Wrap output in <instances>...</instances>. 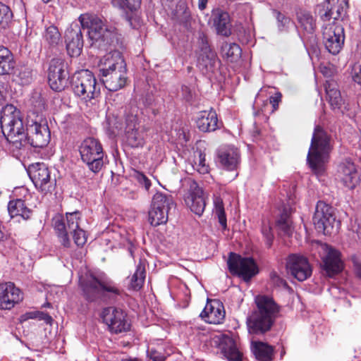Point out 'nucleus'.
<instances>
[{
    "mask_svg": "<svg viewBox=\"0 0 361 361\" xmlns=\"http://www.w3.org/2000/svg\"><path fill=\"white\" fill-rule=\"evenodd\" d=\"M208 0H199L198 1V8L200 10L202 11L206 8Z\"/></svg>",
    "mask_w": 361,
    "mask_h": 361,
    "instance_id": "052dcab7",
    "label": "nucleus"
},
{
    "mask_svg": "<svg viewBox=\"0 0 361 361\" xmlns=\"http://www.w3.org/2000/svg\"><path fill=\"white\" fill-rule=\"evenodd\" d=\"M326 99L334 111L343 113L346 109L345 102L341 97L337 83L334 80H327L324 85Z\"/></svg>",
    "mask_w": 361,
    "mask_h": 361,
    "instance_id": "c85d7f7f",
    "label": "nucleus"
},
{
    "mask_svg": "<svg viewBox=\"0 0 361 361\" xmlns=\"http://www.w3.org/2000/svg\"><path fill=\"white\" fill-rule=\"evenodd\" d=\"M214 24L218 34L224 36L231 35L230 16L227 12L218 11L214 19Z\"/></svg>",
    "mask_w": 361,
    "mask_h": 361,
    "instance_id": "c9c22d12",
    "label": "nucleus"
},
{
    "mask_svg": "<svg viewBox=\"0 0 361 361\" xmlns=\"http://www.w3.org/2000/svg\"><path fill=\"white\" fill-rule=\"evenodd\" d=\"M78 20L82 28L87 30V36L91 47L107 51L117 40L116 28L108 25L99 17L90 13H84L80 16Z\"/></svg>",
    "mask_w": 361,
    "mask_h": 361,
    "instance_id": "f03ea898",
    "label": "nucleus"
},
{
    "mask_svg": "<svg viewBox=\"0 0 361 361\" xmlns=\"http://www.w3.org/2000/svg\"><path fill=\"white\" fill-rule=\"evenodd\" d=\"M331 150L330 138L319 126L314 128L307 160L314 173L319 175L324 171Z\"/></svg>",
    "mask_w": 361,
    "mask_h": 361,
    "instance_id": "39448f33",
    "label": "nucleus"
},
{
    "mask_svg": "<svg viewBox=\"0 0 361 361\" xmlns=\"http://www.w3.org/2000/svg\"><path fill=\"white\" fill-rule=\"evenodd\" d=\"M66 221L61 214L55 215L52 219V225L60 240L61 243L66 247L71 246L68 235H73L75 245L82 246L87 242L85 231L80 228L81 214L78 212L66 213Z\"/></svg>",
    "mask_w": 361,
    "mask_h": 361,
    "instance_id": "20e7f679",
    "label": "nucleus"
},
{
    "mask_svg": "<svg viewBox=\"0 0 361 361\" xmlns=\"http://www.w3.org/2000/svg\"><path fill=\"white\" fill-rule=\"evenodd\" d=\"M101 80L106 89L109 91H117L123 88L127 80L126 67L111 71L101 76Z\"/></svg>",
    "mask_w": 361,
    "mask_h": 361,
    "instance_id": "bb28decb",
    "label": "nucleus"
},
{
    "mask_svg": "<svg viewBox=\"0 0 361 361\" xmlns=\"http://www.w3.org/2000/svg\"><path fill=\"white\" fill-rule=\"evenodd\" d=\"M65 41L68 54L78 56L80 54L83 47V38L81 29L78 24H72L65 33Z\"/></svg>",
    "mask_w": 361,
    "mask_h": 361,
    "instance_id": "b1692460",
    "label": "nucleus"
},
{
    "mask_svg": "<svg viewBox=\"0 0 361 361\" xmlns=\"http://www.w3.org/2000/svg\"><path fill=\"white\" fill-rule=\"evenodd\" d=\"M179 8V10L176 11L174 14L175 18L180 23H187L190 16V11H188L187 6L185 4L181 3L177 6V8Z\"/></svg>",
    "mask_w": 361,
    "mask_h": 361,
    "instance_id": "49530a36",
    "label": "nucleus"
},
{
    "mask_svg": "<svg viewBox=\"0 0 361 361\" xmlns=\"http://www.w3.org/2000/svg\"><path fill=\"white\" fill-rule=\"evenodd\" d=\"M55 0H42V1L45 4H48L51 1H54Z\"/></svg>",
    "mask_w": 361,
    "mask_h": 361,
    "instance_id": "69168bd1",
    "label": "nucleus"
},
{
    "mask_svg": "<svg viewBox=\"0 0 361 361\" xmlns=\"http://www.w3.org/2000/svg\"><path fill=\"white\" fill-rule=\"evenodd\" d=\"M197 128L202 132H212L219 128L217 114L215 111H200L195 119Z\"/></svg>",
    "mask_w": 361,
    "mask_h": 361,
    "instance_id": "cd10ccee",
    "label": "nucleus"
},
{
    "mask_svg": "<svg viewBox=\"0 0 361 361\" xmlns=\"http://www.w3.org/2000/svg\"><path fill=\"white\" fill-rule=\"evenodd\" d=\"M276 227L279 234L290 237L293 234L292 220L289 212L284 210L276 221Z\"/></svg>",
    "mask_w": 361,
    "mask_h": 361,
    "instance_id": "e433bc0d",
    "label": "nucleus"
},
{
    "mask_svg": "<svg viewBox=\"0 0 361 361\" xmlns=\"http://www.w3.org/2000/svg\"><path fill=\"white\" fill-rule=\"evenodd\" d=\"M298 20L300 25L307 32H312L315 29V20L310 12L300 11L297 13Z\"/></svg>",
    "mask_w": 361,
    "mask_h": 361,
    "instance_id": "58836bf2",
    "label": "nucleus"
},
{
    "mask_svg": "<svg viewBox=\"0 0 361 361\" xmlns=\"http://www.w3.org/2000/svg\"><path fill=\"white\" fill-rule=\"evenodd\" d=\"M276 19L279 23V28L281 30L287 27L288 25L290 23V18L285 16L280 12H277Z\"/></svg>",
    "mask_w": 361,
    "mask_h": 361,
    "instance_id": "3c124183",
    "label": "nucleus"
},
{
    "mask_svg": "<svg viewBox=\"0 0 361 361\" xmlns=\"http://www.w3.org/2000/svg\"><path fill=\"white\" fill-rule=\"evenodd\" d=\"M222 354L229 361H242V354L234 340L229 336H224L219 345Z\"/></svg>",
    "mask_w": 361,
    "mask_h": 361,
    "instance_id": "c756f323",
    "label": "nucleus"
},
{
    "mask_svg": "<svg viewBox=\"0 0 361 361\" xmlns=\"http://www.w3.org/2000/svg\"><path fill=\"white\" fill-rule=\"evenodd\" d=\"M84 296L89 301H94L100 296L114 298L121 294L116 283L107 278L97 279L92 275L80 279Z\"/></svg>",
    "mask_w": 361,
    "mask_h": 361,
    "instance_id": "423d86ee",
    "label": "nucleus"
},
{
    "mask_svg": "<svg viewBox=\"0 0 361 361\" xmlns=\"http://www.w3.org/2000/svg\"><path fill=\"white\" fill-rule=\"evenodd\" d=\"M28 175L35 187L42 193H47L53 188L50 171L44 163L31 164L27 169Z\"/></svg>",
    "mask_w": 361,
    "mask_h": 361,
    "instance_id": "f3484780",
    "label": "nucleus"
},
{
    "mask_svg": "<svg viewBox=\"0 0 361 361\" xmlns=\"http://www.w3.org/2000/svg\"><path fill=\"white\" fill-rule=\"evenodd\" d=\"M126 20L128 21L130 25L134 29H138L142 25V19L138 14L137 10L133 11H126Z\"/></svg>",
    "mask_w": 361,
    "mask_h": 361,
    "instance_id": "a18cd8bd",
    "label": "nucleus"
},
{
    "mask_svg": "<svg viewBox=\"0 0 361 361\" xmlns=\"http://www.w3.org/2000/svg\"><path fill=\"white\" fill-rule=\"evenodd\" d=\"M100 75L110 73L111 71L126 67L125 61L119 51H114L101 58L98 63Z\"/></svg>",
    "mask_w": 361,
    "mask_h": 361,
    "instance_id": "a878e982",
    "label": "nucleus"
},
{
    "mask_svg": "<svg viewBox=\"0 0 361 361\" xmlns=\"http://www.w3.org/2000/svg\"><path fill=\"white\" fill-rule=\"evenodd\" d=\"M61 42V35L56 26L45 27L42 33V43L48 48H56Z\"/></svg>",
    "mask_w": 361,
    "mask_h": 361,
    "instance_id": "72a5a7b5",
    "label": "nucleus"
},
{
    "mask_svg": "<svg viewBox=\"0 0 361 361\" xmlns=\"http://www.w3.org/2000/svg\"><path fill=\"white\" fill-rule=\"evenodd\" d=\"M16 4L23 12L25 7L23 0H16Z\"/></svg>",
    "mask_w": 361,
    "mask_h": 361,
    "instance_id": "e2e57ef3",
    "label": "nucleus"
},
{
    "mask_svg": "<svg viewBox=\"0 0 361 361\" xmlns=\"http://www.w3.org/2000/svg\"><path fill=\"white\" fill-rule=\"evenodd\" d=\"M37 319L39 320H43L47 324H51L53 319L52 317L48 314L47 313L43 312H39V314H37Z\"/></svg>",
    "mask_w": 361,
    "mask_h": 361,
    "instance_id": "4d7b16f0",
    "label": "nucleus"
},
{
    "mask_svg": "<svg viewBox=\"0 0 361 361\" xmlns=\"http://www.w3.org/2000/svg\"><path fill=\"white\" fill-rule=\"evenodd\" d=\"M8 85L4 80L0 79V104L5 101Z\"/></svg>",
    "mask_w": 361,
    "mask_h": 361,
    "instance_id": "864d4df0",
    "label": "nucleus"
},
{
    "mask_svg": "<svg viewBox=\"0 0 361 361\" xmlns=\"http://www.w3.org/2000/svg\"><path fill=\"white\" fill-rule=\"evenodd\" d=\"M196 170L202 174L209 172V166L205 164V155L202 153L199 154L198 162H195Z\"/></svg>",
    "mask_w": 361,
    "mask_h": 361,
    "instance_id": "8fccbe9b",
    "label": "nucleus"
},
{
    "mask_svg": "<svg viewBox=\"0 0 361 361\" xmlns=\"http://www.w3.org/2000/svg\"><path fill=\"white\" fill-rule=\"evenodd\" d=\"M270 276H271V278L274 281L279 279V277L276 272H271Z\"/></svg>",
    "mask_w": 361,
    "mask_h": 361,
    "instance_id": "0e129e2a",
    "label": "nucleus"
},
{
    "mask_svg": "<svg viewBox=\"0 0 361 361\" xmlns=\"http://www.w3.org/2000/svg\"><path fill=\"white\" fill-rule=\"evenodd\" d=\"M202 319L209 324H219L225 318V310L223 304L218 300H208L200 314Z\"/></svg>",
    "mask_w": 361,
    "mask_h": 361,
    "instance_id": "393cba45",
    "label": "nucleus"
},
{
    "mask_svg": "<svg viewBox=\"0 0 361 361\" xmlns=\"http://www.w3.org/2000/svg\"><path fill=\"white\" fill-rule=\"evenodd\" d=\"M23 299V292L13 283H0V309L11 310Z\"/></svg>",
    "mask_w": 361,
    "mask_h": 361,
    "instance_id": "6ab92c4d",
    "label": "nucleus"
},
{
    "mask_svg": "<svg viewBox=\"0 0 361 361\" xmlns=\"http://www.w3.org/2000/svg\"><path fill=\"white\" fill-rule=\"evenodd\" d=\"M228 266L232 274L246 281L258 273V267L252 257H243L233 252L229 255Z\"/></svg>",
    "mask_w": 361,
    "mask_h": 361,
    "instance_id": "f8f14e48",
    "label": "nucleus"
},
{
    "mask_svg": "<svg viewBox=\"0 0 361 361\" xmlns=\"http://www.w3.org/2000/svg\"><path fill=\"white\" fill-rule=\"evenodd\" d=\"M184 200L186 205L193 213L198 216L202 214L206 206L205 197L202 189L196 182L190 183Z\"/></svg>",
    "mask_w": 361,
    "mask_h": 361,
    "instance_id": "412c9836",
    "label": "nucleus"
},
{
    "mask_svg": "<svg viewBox=\"0 0 361 361\" xmlns=\"http://www.w3.org/2000/svg\"><path fill=\"white\" fill-rule=\"evenodd\" d=\"M353 80L355 82L361 85V66H360L357 71H355Z\"/></svg>",
    "mask_w": 361,
    "mask_h": 361,
    "instance_id": "bf43d9fd",
    "label": "nucleus"
},
{
    "mask_svg": "<svg viewBox=\"0 0 361 361\" xmlns=\"http://www.w3.org/2000/svg\"><path fill=\"white\" fill-rule=\"evenodd\" d=\"M255 302L257 309L247 318L248 332L252 334H264L269 331L279 312V307L272 298L257 295Z\"/></svg>",
    "mask_w": 361,
    "mask_h": 361,
    "instance_id": "7ed1b4c3",
    "label": "nucleus"
},
{
    "mask_svg": "<svg viewBox=\"0 0 361 361\" xmlns=\"http://www.w3.org/2000/svg\"><path fill=\"white\" fill-rule=\"evenodd\" d=\"M354 270L356 275L361 279V261L357 257H352Z\"/></svg>",
    "mask_w": 361,
    "mask_h": 361,
    "instance_id": "6e6d98bb",
    "label": "nucleus"
},
{
    "mask_svg": "<svg viewBox=\"0 0 361 361\" xmlns=\"http://www.w3.org/2000/svg\"><path fill=\"white\" fill-rule=\"evenodd\" d=\"M71 87L75 95L85 103L96 99L100 95V86L89 70L76 73L73 77Z\"/></svg>",
    "mask_w": 361,
    "mask_h": 361,
    "instance_id": "0eeeda50",
    "label": "nucleus"
},
{
    "mask_svg": "<svg viewBox=\"0 0 361 361\" xmlns=\"http://www.w3.org/2000/svg\"><path fill=\"white\" fill-rule=\"evenodd\" d=\"M0 123L4 135L14 149H21L28 144L33 147L42 148L50 141V131L47 122L38 116L33 119L28 116L25 134L20 111L12 104H7L3 108Z\"/></svg>",
    "mask_w": 361,
    "mask_h": 361,
    "instance_id": "f257e3e1",
    "label": "nucleus"
},
{
    "mask_svg": "<svg viewBox=\"0 0 361 361\" xmlns=\"http://www.w3.org/2000/svg\"><path fill=\"white\" fill-rule=\"evenodd\" d=\"M126 139L131 147H142L145 144L144 129L137 127L136 115H128L126 118Z\"/></svg>",
    "mask_w": 361,
    "mask_h": 361,
    "instance_id": "4be33fe9",
    "label": "nucleus"
},
{
    "mask_svg": "<svg viewBox=\"0 0 361 361\" xmlns=\"http://www.w3.org/2000/svg\"><path fill=\"white\" fill-rule=\"evenodd\" d=\"M173 205L171 196L161 192H157L152 199L151 209L149 212V221L153 226L166 224L168 221V213Z\"/></svg>",
    "mask_w": 361,
    "mask_h": 361,
    "instance_id": "1a4fd4ad",
    "label": "nucleus"
},
{
    "mask_svg": "<svg viewBox=\"0 0 361 361\" xmlns=\"http://www.w3.org/2000/svg\"><path fill=\"white\" fill-rule=\"evenodd\" d=\"M6 239V235L2 229L1 223L0 222V242H2Z\"/></svg>",
    "mask_w": 361,
    "mask_h": 361,
    "instance_id": "680f3d73",
    "label": "nucleus"
},
{
    "mask_svg": "<svg viewBox=\"0 0 361 361\" xmlns=\"http://www.w3.org/2000/svg\"><path fill=\"white\" fill-rule=\"evenodd\" d=\"M145 279V265L140 262L136 267V270L133 274L129 286L131 289L138 290L144 283Z\"/></svg>",
    "mask_w": 361,
    "mask_h": 361,
    "instance_id": "4c0bfd02",
    "label": "nucleus"
},
{
    "mask_svg": "<svg viewBox=\"0 0 361 361\" xmlns=\"http://www.w3.org/2000/svg\"><path fill=\"white\" fill-rule=\"evenodd\" d=\"M128 361H139V360L137 359H130Z\"/></svg>",
    "mask_w": 361,
    "mask_h": 361,
    "instance_id": "338daca9",
    "label": "nucleus"
},
{
    "mask_svg": "<svg viewBox=\"0 0 361 361\" xmlns=\"http://www.w3.org/2000/svg\"><path fill=\"white\" fill-rule=\"evenodd\" d=\"M13 18V13L10 8L0 3V25L6 27L8 25Z\"/></svg>",
    "mask_w": 361,
    "mask_h": 361,
    "instance_id": "c03bdc74",
    "label": "nucleus"
},
{
    "mask_svg": "<svg viewBox=\"0 0 361 361\" xmlns=\"http://www.w3.org/2000/svg\"><path fill=\"white\" fill-rule=\"evenodd\" d=\"M252 349L258 361H272L274 358L273 346L261 341H252Z\"/></svg>",
    "mask_w": 361,
    "mask_h": 361,
    "instance_id": "473e14b6",
    "label": "nucleus"
},
{
    "mask_svg": "<svg viewBox=\"0 0 361 361\" xmlns=\"http://www.w3.org/2000/svg\"><path fill=\"white\" fill-rule=\"evenodd\" d=\"M281 99V94L280 92H276L274 96H271L269 98L270 104L272 105L273 111H276L278 108L279 104Z\"/></svg>",
    "mask_w": 361,
    "mask_h": 361,
    "instance_id": "5fc2aeb1",
    "label": "nucleus"
},
{
    "mask_svg": "<svg viewBox=\"0 0 361 361\" xmlns=\"http://www.w3.org/2000/svg\"><path fill=\"white\" fill-rule=\"evenodd\" d=\"M286 266L288 272L300 281H305L312 274L308 259L300 255H290L286 259Z\"/></svg>",
    "mask_w": 361,
    "mask_h": 361,
    "instance_id": "a211bd4d",
    "label": "nucleus"
},
{
    "mask_svg": "<svg viewBox=\"0 0 361 361\" xmlns=\"http://www.w3.org/2000/svg\"><path fill=\"white\" fill-rule=\"evenodd\" d=\"M39 312H29L21 316V321H25L30 319H37Z\"/></svg>",
    "mask_w": 361,
    "mask_h": 361,
    "instance_id": "13d9d810",
    "label": "nucleus"
},
{
    "mask_svg": "<svg viewBox=\"0 0 361 361\" xmlns=\"http://www.w3.org/2000/svg\"><path fill=\"white\" fill-rule=\"evenodd\" d=\"M101 317L109 330L115 334L126 331L130 328V324L126 319V314L119 308L109 307L104 308Z\"/></svg>",
    "mask_w": 361,
    "mask_h": 361,
    "instance_id": "2eb2a0df",
    "label": "nucleus"
},
{
    "mask_svg": "<svg viewBox=\"0 0 361 361\" xmlns=\"http://www.w3.org/2000/svg\"><path fill=\"white\" fill-rule=\"evenodd\" d=\"M325 12L321 14L323 20H329L331 18L338 20L341 18L344 13V8L338 0H326L324 3Z\"/></svg>",
    "mask_w": 361,
    "mask_h": 361,
    "instance_id": "2f4dec72",
    "label": "nucleus"
},
{
    "mask_svg": "<svg viewBox=\"0 0 361 361\" xmlns=\"http://www.w3.org/2000/svg\"><path fill=\"white\" fill-rule=\"evenodd\" d=\"M79 152L82 161L91 171L97 173L102 169L104 152L97 139L87 137L82 140L79 146Z\"/></svg>",
    "mask_w": 361,
    "mask_h": 361,
    "instance_id": "6e6552de",
    "label": "nucleus"
},
{
    "mask_svg": "<svg viewBox=\"0 0 361 361\" xmlns=\"http://www.w3.org/2000/svg\"><path fill=\"white\" fill-rule=\"evenodd\" d=\"M214 213L218 217L219 222L224 229L226 228V216L224 211L223 201L220 197H215L214 200Z\"/></svg>",
    "mask_w": 361,
    "mask_h": 361,
    "instance_id": "37998d69",
    "label": "nucleus"
},
{
    "mask_svg": "<svg viewBox=\"0 0 361 361\" xmlns=\"http://www.w3.org/2000/svg\"><path fill=\"white\" fill-rule=\"evenodd\" d=\"M148 357L152 361H165V356L154 349H150L147 351Z\"/></svg>",
    "mask_w": 361,
    "mask_h": 361,
    "instance_id": "603ef678",
    "label": "nucleus"
},
{
    "mask_svg": "<svg viewBox=\"0 0 361 361\" xmlns=\"http://www.w3.org/2000/svg\"><path fill=\"white\" fill-rule=\"evenodd\" d=\"M319 253L322 261V269L328 276L333 277L342 271L343 263L341 252L338 250L329 245L322 244Z\"/></svg>",
    "mask_w": 361,
    "mask_h": 361,
    "instance_id": "ddd939ff",
    "label": "nucleus"
},
{
    "mask_svg": "<svg viewBox=\"0 0 361 361\" xmlns=\"http://www.w3.org/2000/svg\"><path fill=\"white\" fill-rule=\"evenodd\" d=\"M262 233L264 238L266 239V244L269 247L272 245L274 235L272 233V228L270 226L269 222L266 224L263 222V225L262 227Z\"/></svg>",
    "mask_w": 361,
    "mask_h": 361,
    "instance_id": "de8ad7c7",
    "label": "nucleus"
},
{
    "mask_svg": "<svg viewBox=\"0 0 361 361\" xmlns=\"http://www.w3.org/2000/svg\"><path fill=\"white\" fill-rule=\"evenodd\" d=\"M200 37L202 42L197 54V67L202 74L209 76L218 69L220 61L216 52L208 45L204 35L201 34Z\"/></svg>",
    "mask_w": 361,
    "mask_h": 361,
    "instance_id": "9b49d317",
    "label": "nucleus"
},
{
    "mask_svg": "<svg viewBox=\"0 0 361 361\" xmlns=\"http://www.w3.org/2000/svg\"><path fill=\"white\" fill-rule=\"evenodd\" d=\"M336 179L348 189H354L360 183V176L354 163L345 160L338 167Z\"/></svg>",
    "mask_w": 361,
    "mask_h": 361,
    "instance_id": "aec40b11",
    "label": "nucleus"
},
{
    "mask_svg": "<svg viewBox=\"0 0 361 361\" xmlns=\"http://www.w3.org/2000/svg\"><path fill=\"white\" fill-rule=\"evenodd\" d=\"M133 177L141 186H143L146 190L149 189L151 182L144 173L135 171Z\"/></svg>",
    "mask_w": 361,
    "mask_h": 361,
    "instance_id": "09e8293b",
    "label": "nucleus"
},
{
    "mask_svg": "<svg viewBox=\"0 0 361 361\" xmlns=\"http://www.w3.org/2000/svg\"><path fill=\"white\" fill-rule=\"evenodd\" d=\"M222 53L231 61H236L241 56V49L240 46L235 43H225L221 47Z\"/></svg>",
    "mask_w": 361,
    "mask_h": 361,
    "instance_id": "ea45409f",
    "label": "nucleus"
},
{
    "mask_svg": "<svg viewBox=\"0 0 361 361\" xmlns=\"http://www.w3.org/2000/svg\"><path fill=\"white\" fill-rule=\"evenodd\" d=\"M32 78V71L27 66L19 67L14 73V80L21 85L29 84Z\"/></svg>",
    "mask_w": 361,
    "mask_h": 361,
    "instance_id": "a19ab883",
    "label": "nucleus"
},
{
    "mask_svg": "<svg viewBox=\"0 0 361 361\" xmlns=\"http://www.w3.org/2000/svg\"><path fill=\"white\" fill-rule=\"evenodd\" d=\"M8 212L11 218H19L27 220L32 215V210L27 207L23 200L16 199L11 200L8 204Z\"/></svg>",
    "mask_w": 361,
    "mask_h": 361,
    "instance_id": "7c9ffc66",
    "label": "nucleus"
},
{
    "mask_svg": "<svg viewBox=\"0 0 361 361\" xmlns=\"http://www.w3.org/2000/svg\"><path fill=\"white\" fill-rule=\"evenodd\" d=\"M216 162L225 170L235 171L240 164L239 151L231 146L221 147L217 151Z\"/></svg>",
    "mask_w": 361,
    "mask_h": 361,
    "instance_id": "5701e85b",
    "label": "nucleus"
},
{
    "mask_svg": "<svg viewBox=\"0 0 361 361\" xmlns=\"http://www.w3.org/2000/svg\"><path fill=\"white\" fill-rule=\"evenodd\" d=\"M141 1L142 0H112V4L124 11H133L138 10Z\"/></svg>",
    "mask_w": 361,
    "mask_h": 361,
    "instance_id": "79ce46f5",
    "label": "nucleus"
},
{
    "mask_svg": "<svg viewBox=\"0 0 361 361\" xmlns=\"http://www.w3.org/2000/svg\"><path fill=\"white\" fill-rule=\"evenodd\" d=\"M15 61L11 51L0 46V75L9 74L14 68Z\"/></svg>",
    "mask_w": 361,
    "mask_h": 361,
    "instance_id": "f704fd0d",
    "label": "nucleus"
},
{
    "mask_svg": "<svg viewBox=\"0 0 361 361\" xmlns=\"http://www.w3.org/2000/svg\"><path fill=\"white\" fill-rule=\"evenodd\" d=\"M312 221L316 230L324 234L332 233L334 225L339 224L336 221L333 207L322 201L317 202Z\"/></svg>",
    "mask_w": 361,
    "mask_h": 361,
    "instance_id": "9d476101",
    "label": "nucleus"
},
{
    "mask_svg": "<svg viewBox=\"0 0 361 361\" xmlns=\"http://www.w3.org/2000/svg\"><path fill=\"white\" fill-rule=\"evenodd\" d=\"M323 39L326 49L336 55L340 52L344 44V30L341 25L333 23L326 25L323 30Z\"/></svg>",
    "mask_w": 361,
    "mask_h": 361,
    "instance_id": "dca6fc26",
    "label": "nucleus"
},
{
    "mask_svg": "<svg viewBox=\"0 0 361 361\" xmlns=\"http://www.w3.org/2000/svg\"><path fill=\"white\" fill-rule=\"evenodd\" d=\"M68 73L66 64L60 58L51 60L48 70V81L50 87L56 92H61L68 85Z\"/></svg>",
    "mask_w": 361,
    "mask_h": 361,
    "instance_id": "4468645a",
    "label": "nucleus"
}]
</instances>
